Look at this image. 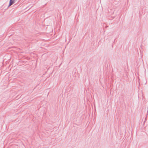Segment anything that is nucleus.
I'll return each mask as SVG.
<instances>
[{"label": "nucleus", "instance_id": "obj_1", "mask_svg": "<svg viewBox=\"0 0 148 148\" xmlns=\"http://www.w3.org/2000/svg\"><path fill=\"white\" fill-rule=\"evenodd\" d=\"M15 0H10V3L9 5V6H10L12 4H13Z\"/></svg>", "mask_w": 148, "mask_h": 148}]
</instances>
